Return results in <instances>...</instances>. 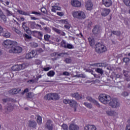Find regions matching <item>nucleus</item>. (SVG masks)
I'll list each match as a JSON object with an SVG mask.
<instances>
[{
    "label": "nucleus",
    "instance_id": "nucleus-1",
    "mask_svg": "<svg viewBox=\"0 0 130 130\" xmlns=\"http://www.w3.org/2000/svg\"><path fill=\"white\" fill-rule=\"evenodd\" d=\"M4 48L9 49L10 53L19 54L22 51V47L18 46V42L11 40H5L3 43Z\"/></svg>",
    "mask_w": 130,
    "mask_h": 130
},
{
    "label": "nucleus",
    "instance_id": "nucleus-2",
    "mask_svg": "<svg viewBox=\"0 0 130 130\" xmlns=\"http://www.w3.org/2000/svg\"><path fill=\"white\" fill-rule=\"evenodd\" d=\"M95 52L99 54H102L107 51V48L104 45L101 43H98L94 46Z\"/></svg>",
    "mask_w": 130,
    "mask_h": 130
},
{
    "label": "nucleus",
    "instance_id": "nucleus-3",
    "mask_svg": "<svg viewBox=\"0 0 130 130\" xmlns=\"http://www.w3.org/2000/svg\"><path fill=\"white\" fill-rule=\"evenodd\" d=\"M99 101L103 104L106 105L111 100V97L106 94H101L100 95Z\"/></svg>",
    "mask_w": 130,
    "mask_h": 130
},
{
    "label": "nucleus",
    "instance_id": "nucleus-4",
    "mask_svg": "<svg viewBox=\"0 0 130 130\" xmlns=\"http://www.w3.org/2000/svg\"><path fill=\"white\" fill-rule=\"evenodd\" d=\"M72 16L74 18L78 19H83L86 18V14L82 11H74L72 13Z\"/></svg>",
    "mask_w": 130,
    "mask_h": 130
},
{
    "label": "nucleus",
    "instance_id": "nucleus-5",
    "mask_svg": "<svg viewBox=\"0 0 130 130\" xmlns=\"http://www.w3.org/2000/svg\"><path fill=\"white\" fill-rule=\"evenodd\" d=\"M63 103L66 104H69L71 107H73L74 108V111H76L77 103L75 101L70 100L69 99H64V100H63Z\"/></svg>",
    "mask_w": 130,
    "mask_h": 130
},
{
    "label": "nucleus",
    "instance_id": "nucleus-6",
    "mask_svg": "<svg viewBox=\"0 0 130 130\" xmlns=\"http://www.w3.org/2000/svg\"><path fill=\"white\" fill-rule=\"evenodd\" d=\"M110 101L109 105L113 108H116L120 106V104L116 99H113L112 100L111 99Z\"/></svg>",
    "mask_w": 130,
    "mask_h": 130
},
{
    "label": "nucleus",
    "instance_id": "nucleus-7",
    "mask_svg": "<svg viewBox=\"0 0 130 130\" xmlns=\"http://www.w3.org/2000/svg\"><path fill=\"white\" fill-rule=\"evenodd\" d=\"M45 127L48 130H53L54 127L53 122L51 120H48L46 123Z\"/></svg>",
    "mask_w": 130,
    "mask_h": 130
},
{
    "label": "nucleus",
    "instance_id": "nucleus-8",
    "mask_svg": "<svg viewBox=\"0 0 130 130\" xmlns=\"http://www.w3.org/2000/svg\"><path fill=\"white\" fill-rule=\"evenodd\" d=\"M37 55L36 51L32 50V51L27 53L25 56L26 59H31Z\"/></svg>",
    "mask_w": 130,
    "mask_h": 130
},
{
    "label": "nucleus",
    "instance_id": "nucleus-9",
    "mask_svg": "<svg viewBox=\"0 0 130 130\" xmlns=\"http://www.w3.org/2000/svg\"><path fill=\"white\" fill-rule=\"evenodd\" d=\"M93 5L91 1H88L85 4V7L87 10H91L93 9Z\"/></svg>",
    "mask_w": 130,
    "mask_h": 130
},
{
    "label": "nucleus",
    "instance_id": "nucleus-10",
    "mask_svg": "<svg viewBox=\"0 0 130 130\" xmlns=\"http://www.w3.org/2000/svg\"><path fill=\"white\" fill-rule=\"evenodd\" d=\"M71 4L73 7H80L82 5L81 3L78 0L71 1Z\"/></svg>",
    "mask_w": 130,
    "mask_h": 130
},
{
    "label": "nucleus",
    "instance_id": "nucleus-11",
    "mask_svg": "<svg viewBox=\"0 0 130 130\" xmlns=\"http://www.w3.org/2000/svg\"><path fill=\"white\" fill-rule=\"evenodd\" d=\"M103 4L107 8L112 6L113 2L112 0H102Z\"/></svg>",
    "mask_w": 130,
    "mask_h": 130
},
{
    "label": "nucleus",
    "instance_id": "nucleus-12",
    "mask_svg": "<svg viewBox=\"0 0 130 130\" xmlns=\"http://www.w3.org/2000/svg\"><path fill=\"white\" fill-rule=\"evenodd\" d=\"M101 31V28L99 26H95L93 29H92V33L94 34V35H97L98 34H100Z\"/></svg>",
    "mask_w": 130,
    "mask_h": 130
},
{
    "label": "nucleus",
    "instance_id": "nucleus-13",
    "mask_svg": "<svg viewBox=\"0 0 130 130\" xmlns=\"http://www.w3.org/2000/svg\"><path fill=\"white\" fill-rule=\"evenodd\" d=\"M71 96L73 98H75L76 100H82L84 99V96H82L81 95H79L78 93H73L71 94Z\"/></svg>",
    "mask_w": 130,
    "mask_h": 130
},
{
    "label": "nucleus",
    "instance_id": "nucleus-14",
    "mask_svg": "<svg viewBox=\"0 0 130 130\" xmlns=\"http://www.w3.org/2000/svg\"><path fill=\"white\" fill-rule=\"evenodd\" d=\"M110 13V9H103L101 12V15L103 17L107 16Z\"/></svg>",
    "mask_w": 130,
    "mask_h": 130
},
{
    "label": "nucleus",
    "instance_id": "nucleus-15",
    "mask_svg": "<svg viewBox=\"0 0 130 130\" xmlns=\"http://www.w3.org/2000/svg\"><path fill=\"white\" fill-rule=\"evenodd\" d=\"M26 23L25 22H23L22 23V27L23 28H24V29L26 31V33H27V34H29V35H30L31 34H32V32H37L36 31H31L30 30H29V28L27 26H25V24Z\"/></svg>",
    "mask_w": 130,
    "mask_h": 130
},
{
    "label": "nucleus",
    "instance_id": "nucleus-16",
    "mask_svg": "<svg viewBox=\"0 0 130 130\" xmlns=\"http://www.w3.org/2000/svg\"><path fill=\"white\" fill-rule=\"evenodd\" d=\"M86 100L92 103H93L94 105H97V106H100V104L98 102H97L96 100H94L93 99H92L91 97L90 96H87L86 98Z\"/></svg>",
    "mask_w": 130,
    "mask_h": 130
},
{
    "label": "nucleus",
    "instance_id": "nucleus-17",
    "mask_svg": "<svg viewBox=\"0 0 130 130\" xmlns=\"http://www.w3.org/2000/svg\"><path fill=\"white\" fill-rule=\"evenodd\" d=\"M84 130H96V127L94 125H88L85 126Z\"/></svg>",
    "mask_w": 130,
    "mask_h": 130
},
{
    "label": "nucleus",
    "instance_id": "nucleus-18",
    "mask_svg": "<svg viewBox=\"0 0 130 130\" xmlns=\"http://www.w3.org/2000/svg\"><path fill=\"white\" fill-rule=\"evenodd\" d=\"M69 130H79V127L75 124H71L69 127Z\"/></svg>",
    "mask_w": 130,
    "mask_h": 130
},
{
    "label": "nucleus",
    "instance_id": "nucleus-19",
    "mask_svg": "<svg viewBox=\"0 0 130 130\" xmlns=\"http://www.w3.org/2000/svg\"><path fill=\"white\" fill-rule=\"evenodd\" d=\"M106 113L109 116H115L117 115V113L111 110L106 111Z\"/></svg>",
    "mask_w": 130,
    "mask_h": 130
},
{
    "label": "nucleus",
    "instance_id": "nucleus-20",
    "mask_svg": "<svg viewBox=\"0 0 130 130\" xmlns=\"http://www.w3.org/2000/svg\"><path fill=\"white\" fill-rule=\"evenodd\" d=\"M3 32V36L4 37H5L6 38H10L11 37V34L10 32L7 31L6 29H4Z\"/></svg>",
    "mask_w": 130,
    "mask_h": 130
},
{
    "label": "nucleus",
    "instance_id": "nucleus-21",
    "mask_svg": "<svg viewBox=\"0 0 130 130\" xmlns=\"http://www.w3.org/2000/svg\"><path fill=\"white\" fill-rule=\"evenodd\" d=\"M3 10L4 11L6 15L7 16H13V12H12V11H10L9 9L7 8H4Z\"/></svg>",
    "mask_w": 130,
    "mask_h": 130
},
{
    "label": "nucleus",
    "instance_id": "nucleus-22",
    "mask_svg": "<svg viewBox=\"0 0 130 130\" xmlns=\"http://www.w3.org/2000/svg\"><path fill=\"white\" fill-rule=\"evenodd\" d=\"M11 69L13 71H19L21 70L20 64L14 65L12 67Z\"/></svg>",
    "mask_w": 130,
    "mask_h": 130
},
{
    "label": "nucleus",
    "instance_id": "nucleus-23",
    "mask_svg": "<svg viewBox=\"0 0 130 130\" xmlns=\"http://www.w3.org/2000/svg\"><path fill=\"white\" fill-rule=\"evenodd\" d=\"M20 90L19 89H11L10 91H9V93L11 94H16L18 93H19V91H20Z\"/></svg>",
    "mask_w": 130,
    "mask_h": 130
},
{
    "label": "nucleus",
    "instance_id": "nucleus-24",
    "mask_svg": "<svg viewBox=\"0 0 130 130\" xmlns=\"http://www.w3.org/2000/svg\"><path fill=\"white\" fill-rule=\"evenodd\" d=\"M89 44L91 47H93L95 45V41L93 38H88Z\"/></svg>",
    "mask_w": 130,
    "mask_h": 130
},
{
    "label": "nucleus",
    "instance_id": "nucleus-25",
    "mask_svg": "<svg viewBox=\"0 0 130 130\" xmlns=\"http://www.w3.org/2000/svg\"><path fill=\"white\" fill-rule=\"evenodd\" d=\"M61 8L56 6H52L51 11L55 13L56 11H60Z\"/></svg>",
    "mask_w": 130,
    "mask_h": 130
},
{
    "label": "nucleus",
    "instance_id": "nucleus-26",
    "mask_svg": "<svg viewBox=\"0 0 130 130\" xmlns=\"http://www.w3.org/2000/svg\"><path fill=\"white\" fill-rule=\"evenodd\" d=\"M0 18L4 21L6 22L7 21V17L4 14V12L2 11L0 12Z\"/></svg>",
    "mask_w": 130,
    "mask_h": 130
},
{
    "label": "nucleus",
    "instance_id": "nucleus-27",
    "mask_svg": "<svg viewBox=\"0 0 130 130\" xmlns=\"http://www.w3.org/2000/svg\"><path fill=\"white\" fill-rule=\"evenodd\" d=\"M17 12L21 15H25V16H29V13L28 12H25L20 10H17Z\"/></svg>",
    "mask_w": 130,
    "mask_h": 130
},
{
    "label": "nucleus",
    "instance_id": "nucleus-28",
    "mask_svg": "<svg viewBox=\"0 0 130 130\" xmlns=\"http://www.w3.org/2000/svg\"><path fill=\"white\" fill-rule=\"evenodd\" d=\"M28 66H29V63L27 62L19 64L20 70H23L26 68Z\"/></svg>",
    "mask_w": 130,
    "mask_h": 130
},
{
    "label": "nucleus",
    "instance_id": "nucleus-29",
    "mask_svg": "<svg viewBox=\"0 0 130 130\" xmlns=\"http://www.w3.org/2000/svg\"><path fill=\"white\" fill-rule=\"evenodd\" d=\"M45 99L48 100H53V93L47 94L45 96Z\"/></svg>",
    "mask_w": 130,
    "mask_h": 130
},
{
    "label": "nucleus",
    "instance_id": "nucleus-30",
    "mask_svg": "<svg viewBox=\"0 0 130 130\" xmlns=\"http://www.w3.org/2000/svg\"><path fill=\"white\" fill-rule=\"evenodd\" d=\"M83 105L87 107V108L91 109L93 108V106L91 104L87 103V102H85L83 103Z\"/></svg>",
    "mask_w": 130,
    "mask_h": 130
},
{
    "label": "nucleus",
    "instance_id": "nucleus-31",
    "mask_svg": "<svg viewBox=\"0 0 130 130\" xmlns=\"http://www.w3.org/2000/svg\"><path fill=\"white\" fill-rule=\"evenodd\" d=\"M28 125L29 127H35L37 125V123L35 121H29Z\"/></svg>",
    "mask_w": 130,
    "mask_h": 130
},
{
    "label": "nucleus",
    "instance_id": "nucleus-32",
    "mask_svg": "<svg viewBox=\"0 0 130 130\" xmlns=\"http://www.w3.org/2000/svg\"><path fill=\"white\" fill-rule=\"evenodd\" d=\"M55 72L53 70L50 71L47 73V76L50 77H53L55 75Z\"/></svg>",
    "mask_w": 130,
    "mask_h": 130
},
{
    "label": "nucleus",
    "instance_id": "nucleus-33",
    "mask_svg": "<svg viewBox=\"0 0 130 130\" xmlns=\"http://www.w3.org/2000/svg\"><path fill=\"white\" fill-rule=\"evenodd\" d=\"M7 109L9 112H11L14 110V107L10 104L7 106Z\"/></svg>",
    "mask_w": 130,
    "mask_h": 130
},
{
    "label": "nucleus",
    "instance_id": "nucleus-34",
    "mask_svg": "<svg viewBox=\"0 0 130 130\" xmlns=\"http://www.w3.org/2000/svg\"><path fill=\"white\" fill-rule=\"evenodd\" d=\"M53 94V100H57L59 99L60 97L59 95L57 93H52Z\"/></svg>",
    "mask_w": 130,
    "mask_h": 130
},
{
    "label": "nucleus",
    "instance_id": "nucleus-35",
    "mask_svg": "<svg viewBox=\"0 0 130 130\" xmlns=\"http://www.w3.org/2000/svg\"><path fill=\"white\" fill-rule=\"evenodd\" d=\"M67 43L64 40L61 42V46L65 49H67Z\"/></svg>",
    "mask_w": 130,
    "mask_h": 130
},
{
    "label": "nucleus",
    "instance_id": "nucleus-36",
    "mask_svg": "<svg viewBox=\"0 0 130 130\" xmlns=\"http://www.w3.org/2000/svg\"><path fill=\"white\" fill-rule=\"evenodd\" d=\"M74 48V47L73 45L70 44H67V46H66V49H72Z\"/></svg>",
    "mask_w": 130,
    "mask_h": 130
},
{
    "label": "nucleus",
    "instance_id": "nucleus-37",
    "mask_svg": "<svg viewBox=\"0 0 130 130\" xmlns=\"http://www.w3.org/2000/svg\"><path fill=\"white\" fill-rule=\"evenodd\" d=\"M130 59L128 57H124L123 58V61L125 63H128Z\"/></svg>",
    "mask_w": 130,
    "mask_h": 130
},
{
    "label": "nucleus",
    "instance_id": "nucleus-38",
    "mask_svg": "<svg viewBox=\"0 0 130 130\" xmlns=\"http://www.w3.org/2000/svg\"><path fill=\"white\" fill-rule=\"evenodd\" d=\"M123 2L126 6L130 7V0H123Z\"/></svg>",
    "mask_w": 130,
    "mask_h": 130
},
{
    "label": "nucleus",
    "instance_id": "nucleus-39",
    "mask_svg": "<svg viewBox=\"0 0 130 130\" xmlns=\"http://www.w3.org/2000/svg\"><path fill=\"white\" fill-rule=\"evenodd\" d=\"M37 122L39 124H42V118L41 116H38V118H37Z\"/></svg>",
    "mask_w": 130,
    "mask_h": 130
},
{
    "label": "nucleus",
    "instance_id": "nucleus-40",
    "mask_svg": "<svg viewBox=\"0 0 130 130\" xmlns=\"http://www.w3.org/2000/svg\"><path fill=\"white\" fill-rule=\"evenodd\" d=\"M112 33L114 35H116V36H120L121 34V32L119 31H113Z\"/></svg>",
    "mask_w": 130,
    "mask_h": 130
},
{
    "label": "nucleus",
    "instance_id": "nucleus-41",
    "mask_svg": "<svg viewBox=\"0 0 130 130\" xmlns=\"http://www.w3.org/2000/svg\"><path fill=\"white\" fill-rule=\"evenodd\" d=\"M66 63H71L72 62V59L70 58H67L65 59V60H64Z\"/></svg>",
    "mask_w": 130,
    "mask_h": 130
},
{
    "label": "nucleus",
    "instance_id": "nucleus-42",
    "mask_svg": "<svg viewBox=\"0 0 130 130\" xmlns=\"http://www.w3.org/2000/svg\"><path fill=\"white\" fill-rule=\"evenodd\" d=\"M96 72L101 75L103 74V70H102V69L101 68H97Z\"/></svg>",
    "mask_w": 130,
    "mask_h": 130
},
{
    "label": "nucleus",
    "instance_id": "nucleus-43",
    "mask_svg": "<svg viewBox=\"0 0 130 130\" xmlns=\"http://www.w3.org/2000/svg\"><path fill=\"white\" fill-rule=\"evenodd\" d=\"M93 67H102V63H96L92 64Z\"/></svg>",
    "mask_w": 130,
    "mask_h": 130
},
{
    "label": "nucleus",
    "instance_id": "nucleus-44",
    "mask_svg": "<svg viewBox=\"0 0 130 130\" xmlns=\"http://www.w3.org/2000/svg\"><path fill=\"white\" fill-rule=\"evenodd\" d=\"M61 127H62V128H63L64 130H68V126L66 124H62Z\"/></svg>",
    "mask_w": 130,
    "mask_h": 130
},
{
    "label": "nucleus",
    "instance_id": "nucleus-45",
    "mask_svg": "<svg viewBox=\"0 0 130 130\" xmlns=\"http://www.w3.org/2000/svg\"><path fill=\"white\" fill-rule=\"evenodd\" d=\"M12 30H14V31H15V32L17 33V34H20V33H21L20 31L15 27H13Z\"/></svg>",
    "mask_w": 130,
    "mask_h": 130
},
{
    "label": "nucleus",
    "instance_id": "nucleus-46",
    "mask_svg": "<svg viewBox=\"0 0 130 130\" xmlns=\"http://www.w3.org/2000/svg\"><path fill=\"white\" fill-rule=\"evenodd\" d=\"M50 38V36L49 35H46L44 36V39L46 41H49V39Z\"/></svg>",
    "mask_w": 130,
    "mask_h": 130
},
{
    "label": "nucleus",
    "instance_id": "nucleus-47",
    "mask_svg": "<svg viewBox=\"0 0 130 130\" xmlns=\"http://www.w3.org/2000/svg\"><path fill=\"white\" fill-rule=\"evenodd\" d=\"M52 29L53 30L56 31V33H58V34H60L61 33V30L55 27H53Z\"/></svg>",
    "mask_w": 130,
    "mask_h": 130
},
{
    "label": "nucleus",
    "instance_id": "nucleus-48",
    "mask_svg": "<svg viewBox=\"0 0 130 130\" xmlns=\"http://www.w3.org/2000/svg\"><path fill=\"white\" fill-rule=\"evenodd\" d=\"M26 96L28 98L31 99L34 97V94L32 93H28Z\"/></svg>",
    "mask_w": 130,
    "mask_h": 130
},
{
    "label": "nucleus",
    "instance_id": "nucleus-49",
    "mask_svg": "<svg viewBox=\"0 0 130 130\" xmlns=\"http://www.w3.org/2000/svg\"><path fill=\"white\" fill-rule=\"evenodd\" d=\"M64 54H66V53H59V54H57L56 53H54L53 54V55H54V56H62V55H64Z\"/></svg>",
    "mask_w": 130,
    "mask_h": 130
},
{
    "label": "nucleus",
    "instance_id": "nucleus-50",
    "mask_svg": "<svg viewBox=\"0 0 130 130\" xmlns=\"http://www.w3.org/2000/svg\"><path fill=\"white\" fill-rule=\"evenodd\" d=\"M57 15L60 17H62L64 16V14L63 12H57Z\"/></svg>",
    "mask_w": 130,
    "mask_h": 130
},
{
    "label": "nucleus",
    "instance_id": "nucleus-51",
    "mask_svg": "<svg viewBox=\"0 0 130 130\" xmlns=\"http://www.w3.org/2000/svg\"><path fill=\"white\" fill-rule=\"evenodd\" d=\"M3 102H4V103H7V102H8L12 101V99H10L7 98V99H3Z\"/></svg>",
    "mask_w": 130,
    "mask_h": 130
},
{
    "label": "nucleus",
    "instance_id": "nucleus-52",
    "mask_svg": "<svg viewBox=\"0 0 130 130\" xmlns=\"http://www.w3.org/2000/svg\"><path fill=\"white\" fill-rule=\"evenodd\" d=\"M31 14H35V15H37V16L41 15V14L40 13L37 12H35V11L32 12Z\"/></svg>",
    "mask_w": 130,
    "mask_h": 130
},
{
    "label": "nucleus",
    "instance_id": "nucleus-53",
    "mask_svg": "<svg viewBox=\"0 0 130 130\" xmlns=\"http://www.w3.org/2000/svg\"><path fill=\"white\" fill-rule=\"evenodd\" d=\"M61 22L65 24H67L68 23V20L67 19H65V20H61Z\"/></svg>",
    "mask_w": 130,
    "mask_h": 130
},
{
    "label": "nucleus",
    "instance_id": "nucleus-54",
    "mask_svg": "<svg viewBox=\"0 0 130 130\" xmlns=\"http://www.w3.org/2000/svg\"><path fill=\"white\" fill-rule=\"evenodd\" d=\"M51 69V68L50 67H46V68H43V70L45 72H47L48 71H49Z\"/></svg>",
    "mask_w": 130,
    "mask_h": 130
},
{
    "label": "nucleus",
    "instance_id": "nucleus-55",
    "mask_svg": "<svg viewBox=\"0 0 130 130\" xmlns=\"http://www.w3.org/2000/svg\"><path fill=\"white\" fill-rule=\"evenodd\" d=\"M41 11L42 12L44 13H45L47 12L46 9L45 8H42Z\"/></svg>",
    "mask_w": 130,
    "mask_h": 130
},
{
    "label": "nucleus",
    "instance_id": "nucleus-56",
    "mask_svg": "<svg viewBox=\"0 0 130 130\" xmlns=\"http://www.w3.org/2000/svg\"><path fill=\"white\" fill-rule=\"evenodd\" d=\"M24 37H25V38H26V39H31V36H28V35H26V34H25V35H24Z\"/></svg>",
    "mask_w": 130,
    "mask_h": 130
},
{
    "label": "nucleus",
    "instance_id": "nucleus-57",
    "mask_svg": "<svg viewBox=\"0 0 130 130\" xmlns=\"http://www.w3.org/2000/svg\"><path fill=\"white\" fill-rule=\"evenodd\" d=\"M4 31V29L1 26H0V36L1 35V34L3 33Z\"/></svg>",
    "mask_w": 130,
    "mask_h": 130
},
{
    "label": "nucleus",
    "instance_id": "nucleus-58",
    "mask_svg": "<svg viewBox=\"0 0 130 130\" xmlns=\"http://www.w3.org/2000/svg\"><path fill=\"white\" fill-rule=\"evenodd\" d=\"M63 75L69 76L70 75V73L66 71V72H63Z\"/></svg>",
    "mask_w": 130,
    "mask_h": 130
},
{
    "label": "nucleus",
    "instance_id": "nucleus-59",
    "mask_svg": "<svg viewBox=\"0 0 130 130\" xmlns=\"http://www.w3.org/2000/svg\"><path fill=\"white\" fill-rule=\"evenodd\" d=\"M64 27H65L66 28L69 29L70 28V25L69 24V23L66 24L65 25H64Z\"/></svg>",
    "mask_w": 130,
    "mask_h": 130
},
{
    "label": "nucleus",
    "instance_id": "nucleus-60",
    "mask_svg": "<svg viewBox=\"0 0 130 130\" xmlns=\"http://www.w3.org/2000/svg\"><path fill=\"white\" fill-rule=\"evenodd\" d=\"M35 24H36V23H35V22H32V23H31V25H30L31 27L32 28H34L35 27Z\"/></svg>",
    "mask_w": 130,
    "mask_h": 130
},
{
    "label": "nucleus",
    "instance_id": "nucleus-61",
    "mask_svg": "<svg viewBox=\"0 0 130 130\" xmlns=\"http://www.w3.org/2000/svg\"><path fill=\"white\" fill-rule=\"evenodd\" d=\"M28 89L27 88L25 89L24 91L22 93V94L23 95L25 93L28 92Z\"/></svg>",
    "mask_w": 130,
    "mask_h": 130
},
{
    "label": "nucleus",
    "instance_id": "nucleus-62",
    "mask_svg": "<svg viewBox=\"0 0 130 130\" xmlns=\"http://www.w3.org/2000/svg\"><path fill=\"white\" fill-rule=\"evenodd\" d=\"M128 20L127 19H125L124 20V22L126 25H128Z\"/></svg>",
    "mask_w": 130,
    "mask_h": 130
},
{
    "label": "nucleus",
    "instance_id": "nucleus-63",
    "mask_svg": "<svg viewBox=\"0 0 130 130\" xmlns=\"http://www.w3.org/2000/svg\"><path fill=\"white\" fill-rule=\"evenodd\" d=\"M28 82L30 84H34L35 83V80H28Z\"/></svg>",
    "mask_w": 130,
    "mask_h": 130
},
{
    "label": "nucleus",
    "instance_id": "nucleus-64",
    "mask_svg": "<svg viewBox=\"0 0 130 130\" xmlns=\"http://www.w3.org/2000/svg\"><path fill=\"white\" fill-rule=\"evenodd\" d=\"M126 130H130V125L126 126Z\"/></svg>",
    "mask_w": 130,
    "mask_h": 130
}]
</instances>
